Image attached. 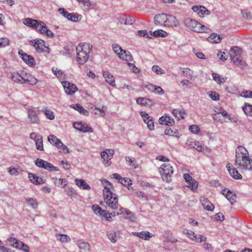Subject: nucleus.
I'll list each match as a JSON object with an SVG mask.
<instances>
[{"label": "nucleus", "mask_w": 252, "mask_h": 252, "mask_svg": "<svg viewBox=\"0 0 252 252\" xmlns=\"http://www.w3.org/2000/svg\"><path fill=\"white\" fill-rule=\"evenodd\" d=\"M167 14L162 13L155 16L154 18V22L156 25H165V21L166 20Z\"/></svg>", "instance_id": "5701e85b"}, {"label": "nucleus", "mask_w": 252, "mask_h": 252, "mask_svg": "<svg viewBox=\"0 0 252 252\" xmlns=\"http://www.w3.org/2000/svg\"><path fill=\"white\" fill-rule=\"evenodd\" d=\"M92 48V45L89 43H80L76 48L77 61L80 64L87 62L89 57V53Z\"/></svg>", "instance_id": "f03ea898"}, {"label": "nucleus", "mask_w": 252, "mask_h": 252, "mask_svg": "<svg viewBox=\"0 0 252 252\" xmlns=\"http://www.w3.org/2000/svg\"><path fill=\"white\" fill-rule=\"evenodd\" d=\"M37 82V80L35 78L30 77L29 78H25L24 79V81H23V83H28L32 85H35Z\"/></svg>", "instance_id": "5fc2aeb1"}, {"label": "nucleus", "mask_w": 252, "mask_h": 252, "mask_svg": "<svg viewBox=\"0 0 252 252\" xmlns=\"http://www.w3.org/2000/svg\"><path fill=\"white\" fill-rule=\"evenodd\" d=\"M249 153L247 150L242 146L237 147L236 150V156H241V157H249Z\"/></svg>", "instance_id": "c85d7f7f"}, {"label": "nucleus", "mask_w": 252, "mask_h": 252, "mask_svg": "<svg viewBox=\"0 0 252 252\" xmlns=\"http://www.w3.org/2000/svg\"><path fill=\"white\" fill-rule=\"evenodd\" d=\"M35 164L38 167L44 168L49 171H58L59 170L57 167H56L48 161L39 158H37L36 159Z\"/></svg>", "instance_id": "6e6552de"}, {"label": "nucleus", "mask_w": 252, "mask_h": 252, "mask_svg": "<svg viewBox=\"0 0 252 252\" xmlns=\"http://www.w3.org/2000/svg\"><path fill=\"white\" fill-rule=\"evenodd\" d=\"M46 28V25L42 21L37 20V22L34 23L33 29L39 32L41 34H44V30Z\"/></svg>", "instance_id": "393cba45"}, {"label": "nucleus", "mask_w": 252, "mask_h": 252, "mask_svg": "<svg viewBox=\"0 0 252 252\" xmlns=\"http://www.w3.org/2000/svg\"><path fill=\"white\" fill-rule=\"evenodd\" d=\"M65 191L67 194L71 198H77L78 193L77 191L72 188H68L66 189Z\"/></svg>", "instance_id": "a19ab883"}, {"label": "nucleus", "mask_w": 252, "mask_h": 252, "mask_svg": "<svg viewBox=\"0 0 252 252\" xmlns=\"http://www.w3.org/2000/svg\"><path fill=\"white\" fill-rule=\"evenodd\" d=\"M76 243L80 250L84 251H89L90 250L91 246L89 243L81 240H78Z\"/></svg>", "instance_id": "cd10ccee"}, {"label": "nucleus", "mask_w": 252, "mask_h": 252, "mask_svg": "<svg viewBox=\"0 0 252 252\" xmlns=\"http://www.w3.org/2000/svg\"><path fill=\"white\" fill-rule=\"evenodd\" d=\"M179 134L178 131L177 130H175L173 131L171 128H166L165 130V134L169 136H174L176 137H179L178 134Z\"/></svg>", "instance_id": "3c124183"}, {"label": "nucleus", "mask_w": 252, "mask_h": 252, "mask_svg": "<svg viewBox=\"0 0 252 252\" xmlns=\"http://www.w3.org/2000/svg\"><path fill=\"white\" fill-rule=\"evenodd\" d=\"M175 121L174 119L170 117H167V118L165 120V125L167 126H172L174 124Z\"/></svg>", "instance_id": "69168bd1"}, {"label": "nucleus", "mask_w": 252, "mask_h": 252, "mask_svg": "<svg viewBox=\"0 0 252 252\" xmlns=\"http://www.w3.org/2000/svg\"><path fill=\"white\" fill-rule=\"evenodd\" d=\"M212 77L214 80L219 84H222L224 82V78H221L220 75L217 73H213L212 74Z\"/></svg>", "instance_id": "8fccbe9b"}, {"label": "nucleus", "mask_w": 252, "mask_h": 252, "mask_svg": "<svg viewBox=\"0 0 252 252\" xmlns=\"http://www.w3.org/2000/svg\"><path fill=\"white\" fill-rule=\"evenodd\" d=\"M149 33L151 37L152 36L163 37H165L167 34V33L166 32H164L161 30H158L154 32L150 31Z\"/></svg>", "instance_id": "72a5a7b5"}, {"label": "nucleus", "mask_w": 252, "mask_h": 252, "mask_svg": "<svg viewBox=\"0 0 252 252\" xmlns=\"http://www.w3.org/2000/svg\"><path fill=\"white\" fill-rule=\"evenodd\" d=\"M30 44L33 46L37 52H42L43 48L46 47L45 46V42L40 39L31 40Z\"/></svg>", "instance_id": "f8f14e48"}, {"label": "nucleus", "mask_w": 252, "mask_h": 252, "mask_svg": "<svg viewBox=\"0 0 252 252\" xmlns=\"http://www.w3.org/2000/svg\"><path fill=\"white\" fill-rule=\"evenodd\" d=\"M147 87L149 90H152L153 92H156L158 94H164L163 90L159 86L149 85Z\"/></svg>", "instance_id": "e433bc0d"}, {"label": "nucleus", "mask_w": 252, "mask_h": 252, "mask_svg": "<svg viewBox=\"0 0 252 252\" xmlns=\"http://www.w3.org/2000/svg\"><path fill=\"white\" fill-rule=\"evenodd\" d=\"M58 11L61 15H63V17L67 18L68 20H69V18H71V13H68L63 8H60Z\"/></svg>", "instance_id": "603ef678"}, {"label": "nucleus", "mask_w": 252, "mask_h": 252, "mask_svg": "<svg viewBox=\"0 0 252 252\" xmlns=\"http://www.w3.org/2000/svg\"><path fill=\"white\" fill-rule=\"evenodd\" d=\"M127 64L132 71L134 73H137L139 72V69L133 63H127Z\"/></svg>", "instance_id": "774afa93"}, {"label": "nucleus", "mask_w": 252, "mask_h": 252, "mask_svg": "<svg viewBox=\"0 0 252 252\" xmlns=\"http://www.w3.org/2000/svg\"><path fill=\"white\" fill-rule=\"evenodd\" d=\"M189 185L188 187L190 188L192 191L196 190L198 183V182L194 179H192L188 183Z\"/></svg>", "instance_id": "09e8293b"}, {"label": "nucleus", "mask_w": 252, "mask_h": 252, "mask_svg": "<svg viewBox=\"0 0 252 252\" xmlns=\"http://www.w3.org/2000/svg\"><path fill=\"white\" fill-rule=\"evenodd\" d=\"M235 165L240 170H252V165L249 157L236 156Z\"/></svg>", "instance_id": "20e7f679"}, {"label": "nucleus", "mask_w": 252, "mask_h": 252, "mask_svg": "<svg viewBox=\"0 0 252 252\" xmlns=\"http://www.w3.org/2000/svg\"><path fill=\"white\" fill-rule=\"evenodd\" d=\"M103 76L105 78L106 81L112 86H115V79L112 75L108 71H106L103 72Z\"/></svg>", "instance_id": "bb28decb"}, {"label": "nucleus", "mask_w": 252, "mask_h": 252, "mask_svg": "<svg viewBox=\"0 0 252 252\" xmlns=\"http://www.w3.org/2000/svg\"><path fill=\"white\" fill-rule=\"evenodd\" d=\"M213 219L218 221H223L224 219V215L220 212L216 214L213 217Z\"/></svg>", "instance_id": "0e129e2a"}, {"label": "nucleus", "mask_w": 252, "mask_h": 252, "mask_svg": "<svg viewBox=\"0 0 252 252\" xmlns=\"http://www.w3.org/2000/svg\"><path fill=\"white\" fill-rule=\"evenodd\" d=\"M126 160L128 162L129 165L131 166L133 168H136L137 167V165L136 163V161L133 158L127 157H126Z\"/></svg>", "instance_id": "052dcab7"}, {"label": "nucleus", "mask_w": 252, "mask_h": 252, "mask_svg": "<svg viewBox=\"0 0 252 252\" xmlns=\"http://www.w3.org/2000/svg\"><path fill=\"white\" fill-rule=\"evenodd\" d=\"M108 239L111 242L115 243L117 242L118 238L120 237V232L119 231L115 232L114 231H109L107 232Z\"/></svg>", "instance_id": "a878e982"}, {"label": "nucleus", "mask_w": 252, "mask_h": 252, "mask_svg": "<svg viewBox=\"0 0 252 252\" xmlns=\"http://www.w3.org/2000/svg\"><path fill=\"white\" fill-rule=\"evenodd\" d=\"M208 41L212 43H218L221 39L220 35L216 33H212L207 38Z\"/></svg>", "instance_id": "7c9ffc66"}, {"label": "nucleus", "mask_w": 252, "mask_h": 252, "mask_svg": "<svg viewBox=\"0 0 252 252\" xmlns=\"http://www.w3.org/2000/svg\"><path fill=\"white\" fill-rule=\"evenodd\" d=\"M226 191V189H224L222 190V193L227 199V200L230 202V203L233 204L236 201V194L231 191L230 190H228L226 193H225Z\"/></svg>", "instance_id": "aec40b11"}, {"label": "nucleus", "mask_w": 252, "mask_h": 252, "mask_svg": "<svg viewBox=\"0 0 252 252\" xmlns=\"http://www.w3.org/2000/svg\"><path fill=\"white\" fill-rule=\"evenodd\" d=\"M209 97L213 100H219L220 99L219 94L215 92H210Z\"/></svg>", "instance_id": "e2e57ef3"}, {"label": "nucleus", "mask_w": 252, "mask_h": 252, "mask_svg": "<svg viewBox=\"0 0 252 252\" xmlns=\"http://www.w3.org/2000/svg\"><path fill=\"white\" fill-rule=\"evenodd\" d=\"M184 23L186 26L190 30L196 32H211V29L204 25H201L196 20L188 18L185 20Z\"/></svg>", "instance_id": "7ed1b4c3"}, {"label": "nucleus", "mask_w": 252, "mask_h": 252, "mask_svg": "<svg viewBox=\"0 0 252 252\" xmlns=\"http://www.w3.org/2000/svg\"><path fill=\"white\" fill-rule=\"evenodd\" d=\"M243 110L247 116L252 117V105L249 103H245Z\"/></svg>", "instance_id": "ea45409f"}, {"label": "nucleus", "mask_w": 252, "mask_h": 252, "mask_svg": "<svg viewBox=\"0 0 252 252\" xmlns=\"http://www.w3.org/2000/svg\"><path fill=\"white\" fill-rule=\"evenodd\" d=\"M241 14L243 18L247 20L252 19V13L248 9H242L241 10Z\"/></svg>", "instance_id": "a18cd8bd"}, {"label": "nucleus", "mask_w": 252, "mask_h": 252, "mask_svg": "<svg viewBox=\"0 0 252 252\" xmlns=\"http://www.w3.org/2000/svg\"><path fill=\"white\" fill-rule=\"evenodd\" d=\"M75 182L79 188L83 189L89 190L91 189L90 186L83 179H76Z\"/></svg>", "instance_id": "c756f323"}, {"label": "nucleus", "mask_w": 252, "mask_h": 252, "mask_svg": "<svg viewBox=\"0 0 252 252\" xmlns=\"http://www.w3.org/2000/svg\"><path fill=\"white\" fill-rule=\"evenodd\" d=\"M241 54V49L237 46L232 47L229 52L231 60L235 64L241 66H245V63L240 59Z\"/></svg>", "instance_id": "39448f33"}, {"label": "nucleus", "mask_w": 252, "mask_h": 252, "mask_svg": "<svg viewBox=\"0 0 252 252\" xmlns=\"http://www.w3.org/2000/svg\"><path fill=\"white\" fill-rule=\"evenodd\" d=\"M59 149L60 153L64 154L69 153V151L67 147L63 144V143L60 140L58 144L56 146Z\"/></svg>", "instance_id": "f704fd0d"}, {"label": "nucleus", "mask_w": 252, "mask_h": 252, "mask_svg": "<svg viewBox=\"0 0 252 252\" xmlns=\"http://www.w3.org/2000/svg\"><path fill=\"white\" fill-rule=\"evenodd\" d=\"M193 148H194L196 150L200 152L204 150V148L201 146L200 143L199 142L192 143L190 144Z\"/></svg>", "instance_id": "bf43d9fd"}, {"label": "nucleus", "mask_w": 252, "mask_h": 252, "mask_svg": "<svg viewBox=\"0 0 252 252\" xmlns=\"http://www.w3.org/2000/svg\"><path fill=\"white\" fill-rule=\"evenodd\" d=\"M183 232L190 239L196 241L197 242L201 243L206 240V237L201 235L197 236V235H195L193 231L188 230L187 229H184L183 230Z\"/></svg>", "instance_id": "9d476101"}, {"label": "nucleus", "mask_w": 252, "mask_h": 252, "mask_svg": "<svg viewBox=\"0 0 252 252\" xmlns=\"http://www.w3.org/2000/svg\"><path fill=\"white\" fill-rule=\"evenodd\" d=\"M43 111L44 112V113L48 119L50 120H53L54 119L55 116L53 111L46 108L44 110H43Z\"/></svg>", "instance_id": "6e6d98bb"}, {"label": "nucleus", "mask_w": 252, "mask_h": 252, "mask_svg": "<svg viewBox=\"0 0 252 252\" xmlns=\"http://www.w3.org/2000/svg\"><path fill=\"white\" fill-rule=\"evenodd\" d=\"M136 102L137 104L142 106L151 107L154 105V103L152 100L146 97H139L137 99Z\"/></svg>", "instance_id": "b1692460"}, {"label": "nucleus", "mask_w": 252, "mask_h": 252, "mask_svg": "<svg viewBox=\"0 0 252 252\" xmlns=\"http://www.w3.org/2000/svg\"><path fill=\"white\" fill-rule=\"evenodd\" d=\"M101 157L103 159V162L106 166H109L111 164L110 160L111 158L108 156V155H107V153L105 151H103L101 153Z\"/></svg>", "instance_id": "79ce46f5"}, {"label": "nucleus", "mask_w": 252, "mask_h": 252, "mask_svg": "<svg viewBox=\"0 0 252 252\" xmlns=\"http://www.w3.org/2000/svg\"><path fill=\"white\" fill-rule=\"evenodd\" d=\"M179 23L176 17L171 15H167L165 26L171 27H177Z\"/></svg>", "instance_id": "dca6fc26"}, {"label": "nucleus", "mask_w": 252, "mask_h": 252, "mask_svg": "<svg viewBox=\"0 0 252 252\" xmlns=\"http://www.w3.org/2000/svg\"><path fill=\"white\" fill-rule=\"evenodd\" d=\"M101 182L104 184V188L103 190L104 200L108 207L113 210L119 209L117 212V216L124 214L126 219L131 218L132 216L131 212L124 208H119L118 196L113 192L114 188L112 184L106 179H102Z\"/></svg>", "instance_id": "f257e3e1"}, {"label": "nucleus", "mask_w": 252, "mask_h": 252, "mask_svg": "<svg viewBox=\"0 0 252 252\" xmlns=\"http://www.w3.org/2000/svg\"><path fill=\"white\" fill-rule=\"evenodd\" d=\"M200 201L204 209L208 211H212L214 209V205L207 198L201 197Z\"/></svg>", "instance_id": "6ab92c4d"}, {"label": "nucleus", "mask_w": 252, "mask_h": 252, "mask_svg": "<svg viewBox=\"0 0 252 252\" xmlns=\"http://www.w3.org/2000/svg\"><path fill=\"white\" fill-rule=\"evenodd\" d=\"M152 237L148 231H142L139 232V238L144 240H149Z\"/></svg>", "instance_id": "864d4df0"}, {"label": "nucleus", "mask_w": 252, "mask_h": 252, "mask_svg": "<svg viewBox=\"0 0 252 252\" xmlns=\"http://www.w3.org/2000/svg\"><path fill=\"white\" fill-rule=\"evenodd\" d=\"M19 54L23 61L30 66L34 65V58L30 55L24 53L22 50L19 51Z\"/></svg>", "instance_id": "2eb2a0df"}, {"label": "nucleus", "mask_w": 252, "mask_h": 252, "mask_svg": "<svg viewBox=\"0 0 252 252\" xmlns=\"http://www.w3.org/2000/svg\"><path fill=\"white\" fill-rule=\"evenodd\" d=\"M158 171L164 181L169 183L171 181V175L173 173V167L170 164H162Z\"/></svg>", "instance_id": "423d86ee"}, {"label": "nucleus", "mask_w": 252, "mask_h": 252, "mask_svg": "<svg viewBox=\"0 0 252 252\" xmlns=\"http://www.w3.org/2000/svg\"><path fill=\"white\" fill-rule=\"evenodd\" d=\"M112 47L113 51L120 59L126 61H133L132 57L128 51L123 50L120 45L117 44H113Z\"/></svg>", "instance_id": "0eeeda50"}, {"label": "nucleus", "mask_w": 252, "mask_h": 252, "mask_svg": "<svg viewBox=\"0 0 252 252\" xmlns=\"http://www.w3.org/2000/svg\"><path fill=\"white\" fill-rule=\"evenodd\" d=\"M9 78L15 82L24 84L23 81H24L25 77L18 72L10 73Z\"/></svg>", "instance_id": "412c9836"}, {"label": "nucleus", "mask_w": 252, "mask_h": 252, "mask_svg": "<svg viewBox=\"0 0 252 252\" xmlns=\"http://www.w3.org/2000/svg\"><path fill=\"white\" fill-rule=\"evenodd\" d=\"M28 178L30 181L34 185H39L44 183L43 180L42 178L39 177L33 173H29Z\"/></svg>", "instance_id": "4be33fe9"}, {"label": "nucleus", "mask_w": 252, "mask_h": 252, "mask_svg": "<svg viewBox=\"0 0 252 252\" xmlns=\"http://www.w3.org/2000/svg\"><path fill=\"white\" fill-rule=\"evenodd\" d=\"M48 141L53 145L56 146L60 142V139L58 138L56 136L51 134L48 136Z\"/></svg>", "instance_id": "37998d69"}, {"label": "nucleus", "mask_w": 252, "mask_h": 252, "mask_svg": "<svg viewBox=\"0 0 252 252\" xmlns=\"http://www.w3.org/2000/svg\"><path fill=\"white\" fill-rule=\"evenodd\" d=\"M217 57L219 60L222 61H225L228 58V55L226 54L224 52L220 51L217 54Z\"/></svg>", "instance_id": "4d7b16f0"}, {"label": "nucleus", "mask_w": 252, "mask_h": 252, "mask_svg": "<svg viewBox=\"0 0 252 252\" xmlns=\"http://www.w3.org/2000/svg\"><path fill=\"white\" fill-rule=\"evenodd\" d=\"M52 180H54V182L56 185H57L58 186H62L64 187L67 185V183L66 181L64 180L63 179H58L57 178H53Z\"/></svg>", "instance_id": "49530a36"}, {"label": "nucleus", "mask_w": 252, "mask_h": 252, "mask_svg": "<svg viewBox=\"0 0 252 252\" xmlns=\"http://www.w3.org/2000/svg\"><path fill=\"white\" fill-rule=\"evenodd\" d=\"M111 177L114 179H118L119 183L124 186H128L132 185V181L129 178H123L118 173L112 174Z\"/></svg>", "instance_id": "a211bd4d"}, {"label": "nucleus", "mask_w": 252, "mask_h": 252, "mask_svg": "<svg viewBox=\"0 0 252 252\" xmlns=\"http://www.w3.org/2000/svg\"><path fill=\"white\" fill-rule=\"evenodd\" d=\"M62 84L63 87L64 91L67 94L72 95L77 90V88L74 84L68 81H63Z\"/></svg>", "instance_id": "9b49d317"}, {"label": "nucleus", "mask_w": 252, "mask_h": 252, "mask_svg": "<svg viewBox=\"0 0 252 252\" xmlns=\"http://www.w3.org/2000/svg\"><path fill=\"white\" fill-rule=\"evenodd\" d=\"M37 22V20L32 19L30 18H26L24 19V24L28 26L33 28L34 23Z\"/></svg>", "instance_id": "de8ad7c7"}, {"label": "nucleus", "mask_w": 252, "mask_h": 252, "mask_svg": "<svg viewBox=\"0 0 252 252\" xmlns=\"http://www.w3.org/2000/svg\"><path fill=\"white\" fill-rule=\"evenodd\" d=\"M182 73L185 76L189 78L190 80H194L195 79V77L193 75V72L189 68H183Z\"/></svg>", "instance_id": "c9c22d12"}, {"label": "nucleus", "mask_w": 252, "mask_h": 252, "mask_svg": "<svg viewBox=\"0 0 252 252\" xmlns=\"http://www.w3.org/2000/svg\"><path fill=\"white\" fill-rule=\"evenodd\" d=\"M56 237L58 240L62 243H66L70 241L69 237L65 234H57Z\"/></svg>", "instance_id": "58836bf2"}, {"label": "nucleus", "mask_w": 252, "mask_h": 252, "mask_svg": "<svg viewBox=\"0 0 252 252\" xmlns=\"http://www.w3.org/2000/svg\"><path fill=\"white\" fill-rule=\"evenodd\" d=\"M192 10L197 13L201 17H203L204 15L210 14V11L204 6L202 5H195L192 7Z\"/></svg>", "instance_id": "ddd939ff"}, {"label": "nucleus", "mask_w": 252, "mask_h": 252, "mask_svg": "<svg viewBox=\"0 0 252 252\" xmlns=\"http://www.w3.org/2000/svg\"><path fill=\"white\" fill-rule=\"evenodd\" d=\"M9 40L7 38H1L0 39V48H3L9 44Z\"/></svg>", "instance_id": "680f3d73"}, {"label": "nucleus", "mask_w": 252, "mask_h": 252, "mask_svg": "<svg viewBox=\"0 0 252 252\" xmlns=\"http://www.w3.org/2000/svg\"><path fill=\"white\" fill-rule=\"evenodd\" d=\"M27 202L33 209H35L38 207V202L35 199L29 198L26 199Z\"/></svg>", "instance_id": "c03bdc74"}, {"label": "nucleus", "mask_w": 252, "mask_h": 252, "mask_svg": "<svg viewBox=\"0 0 252 252\" xmlns=\"http://www.w3.org/2000/svg\"><path fill=\"white\" fill-rule=\"evenodd\" d=\"M226 168L230 175L234 179L239 180L242 178V175L238 172L237 170L235 168L233 167L230 163L227 164Z\"/></svg>", "instance_id": "f3484780"}, {"label": "nucleus", "mask_w": 252, "mask_h": 252, "mask_svg": "<svg viewBox=\"0 0 252 252\" xmlns=\"http://www.w3.org/2000/svg\"><path fill=\"white\" fill-rule=\"evenodd\" d=\"M93 211L96 214L98 215L103 217H105V216L107 215L106 211L102 210L101 208L97 205H93L92 207Z\"/></svg>", "instance_id": "2f4dec72"}, {"label": "nucleus", "mask_w": 252, "mask_h": 252, "mask_svg": "<svg viewBox=\"0 0 252 252\" xmlns=\"http://www.w3.org/2000/svg\"><path fill=\"white\" fill-rule=\"evenodd\" d=\"M44 34H45L47 36H48L49 38H53L54 36V34L53 32L51 31L48 28V27L46 26V28H45L44 31Z\"/></svg>", "instance_id": "338daca9"}, {"label": "nucleus", "mask_w": 252, "mask_h": 252, "mask_svg": "<svg viewBox=\"0 0 252 252\" xmlns=\"http://www.w3.org/2000/svg\"><path fill=\"white\" fill-rule=\"evenodd\" d=\"M36 148L38 150L43 151L44 150L43 144V137L42 136H39L35 141Z\"/></svg>", "instance_id": "4c0bfd02"}, {"label": "nucleus", "mask_w": 252, "mask_h": 252, "mask_svg": "<svg viewBox=\"0 0 252 252\" xmlns=\"http://www.w3.org/2000/svg\"><path fill=\"white\" fill-rule=\"evenodd\" d=\"M73 127L76 129L83 132H92L93 131L92 127L88 126L86 124H82L81 122L74 123Z\"/></svg>", "instance_id": "4468645a"}, {"label": "nucleus", "mask_w": 252, "mask_h": 252, "mask_svg": "<svg viewBox=\"0 0 252 252\" xmlns=\"http://www.w3.org/2000/svg\"><path fill=\"white\" fill-rule=\"evenodd\" d=\"M70 107L74 109L75 110L78 111L80 114L83 115L88 116L89 115L88 112L79 104H75L70 105Z\"/></svg>", "instance_id": "473e14b6"}, {"label": "nucleus", "mask_w": 252, "mask_h": 252, "mask_svg": "<svg viewBox=\"0 0 252 252\" xmlns=\"http://www.w3.org/2000/svg\"><path fill=\"white\" fill-rule=\"evenodd\" d=\"M27 114L29 122L32 124H38L40 120L38 118L35 108L33 107L27 108Z\"/></svg>", "instance_id": "1a4fd4ad"}, {"label": "nucleus", "mask_w": 252, "mask_h": 252, "mask_svg": "<svg viewBox=\"0 0 252 252\" xmlns=\"http://www.w3.org/2000/svg\"><path fill=\"white\" fill-rule=\"evenodd\" d=\"M152 70L157 74H162L165 73L164 70H162L159 66L157 65L152 66Z\"/></svg>", "instance_id": "13d9d810"}]
</instances>
